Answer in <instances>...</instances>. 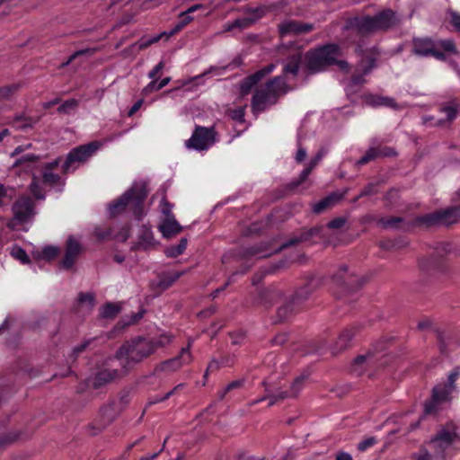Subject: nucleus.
<instances>
[{"label": "nucleus", "instance_id": "1", "mask_svg": "<svg viewBox=\"0 0 460 460\" xmlns=\"http://www.w3.org/2000/svg\"><path fill=\"white\" fill-rule=\"evenodd\" d=\"M172 336L164 333L157 339L137 337L122 345L117 351L116 359L127 371L132 365L141 362L153 354L158 348L172 342Z\"/></svg>", "mask_w": 460, "mask_h": 460}, {"label": "nucleus", "instance_id": "2", "mask_svg": "<svg viewBox=\"0 0 460 460\" xmlns=\"http://www.w3.org/2000/svg\"><path fill=\"white\" fill-rule=\"evenodd\" d=\"M147 184L145 181H135L121 197L109 205V214L114 217L128 208L137 219L143 215V202L147 197Z\"/></svg>", "mask_w": 460, "mask_h": 460}, {"label": "nucleus", "instance_id": "3", "mask_svg": "<svg viewBox=\"0 0 460 460\" xmlns=\"http://www.w3.org/2000/svg\"><path fill=\"white\" fill-rule=\"evenodd\" d=\"M397 22L395 13L391 10H385L375 16H362L349 19L345 27L352 33L367 36L377 31L387 30Z\"/></svg>", "mask_w": 460, "mask_h": 460}, {"label": "nucleus", "instance_id": "4", "mask_svg": "<svg viewBox=\"0 0 460 460\" xmlns=\"http://www.w3.org/2000/svg\"><path fill=\"white\" fill-rule=\"evenodd\" d=\"M340 56V48L335 44L321 47L306 53V67L310 73H318L337 63L342 70H347L349 65L346 61H337Z\"/></svg>", "mask_w": 460, "mask_h": 460}, {"label": "nucleus", "instance_id": "5", "mask_svg": "<svg viewBox=\"0 0 460 460\" xmlns=\"http://www.w3.org/2000/svg\"><path fill=\"white\" fill-rule=\"evenodd\" d=\"M286 87L287 84L283 77L276 76L264 85L257 88L252 101V111L259 113L273 105L278 97L286 93Z\"/></svg>", "mask_w": 460, "mask_h": 460}, {"label": "nucleus", "instance_id": "6", "mask_svg": "<svg viewBox=\"0 0 460 460\" xmlns=\"http://www.w3.org/2000/svg\"><path fill=\"white\" fill-rule=\"evenodd\" d=\"M356 50L361 57L358 62V71L360 73L353 75L349 84L346 86L348 94L357 92L358 88L366 82L364 76L369 74L376 66V61L378 56L377 49L375 47L364 49L362 45H358Z\"/></svg>", "mask_w": 460, "mask_h": 460}, {"label": "nucleus", "instance_id": "7", "mask_svg": "<svg viewBox=\"0 0 460 460\" xmlns=\"http://www.w3.org/2000/svg\"><path fill=\"white\" fill-rule=\"evenodd\" d=\"M458 440V436L454 427L442 429L430 441L429 445L436 451L435 456L429 455L426 450H421L416 460H438L442 458L445 451Z\"/></svg>", "mask_w": 460, "mask_h": 460}, {"label": "nucleus", "instance_id": "8", "mask_svg": "<svg viewBox=\"0 0 460 460\" xmlns=\"http://www.w3.org/2000/svg\"><path fill=\"white\" fill-rule=\"evenodd\" d=\"M102 143L93 141L72 149L63 164L66 173L74 172L80 164L85 163L101 147Z\"/></svg>", "mask_w": 460, "mask_h": 460}, {"label": "nucleus", "instance_id": "9", "mask_svg": "<svg viewBox=\"0 0 460 460\" xmlns=\"http://www.w3.org/2000/svg\"><path fill=\"white\" fill-rule=\"evenodd\" d=\"M306 378V376L301 375L297 376L290 386L289 392H282L275 390L271 385L268 384V382H263V385L265 386L266 394L260 399H257L252 402L253 404L261 402L265 400H269V405L272 406L277 402L283 400L288 397H295L298 394V393L304 387V383Z\"/></svg>", "mask_w": 460, "mask_h": 460}, {"label": "nucleus", "instance_id": "10", "mask_svg": "<svg viewBox=\"0 0 460 460\" xmlns=\"http://www.w3.org/2000/svg\"><path fill=\"white\" fill-rule=\"evenodd\" d=\"M459 376V370L455 369L448 376L447 384L438 385L433 388L431 401L425 404L424 413L432 414L438 410V406L440 402L447 400L448 395L454 390V383Z\"/></svg>", "mask_w": 460, "mask_h": 460}, {"label": "nucleus", "instance_id": "11", "mask_svg": "<svg viewBox=\"0 0 460 460\" xmlns=\"http://www.w3.org/2000/svg\"><path fill=\"white\" fill-rule=\"evenodd\" d=\"M216 142V133L213 128L197 126L190 139L186 141V147L197 151L208 150Z\"/></svg>", "mask_w": 460, "mask_h": 460}, {"label": "nucleus", "instance_id": "12", "mask_svg": "<svg viewBox=\"0 0 460 460\" xmlns=\"http://www.w3.org/2000/svg\"><path fill=\"white\" fill-rule=\"evenodd\" d=\"M13 217L11 219L7 226L14 229L17 225L23 224L29 221L34 215L33 203L29 197H22L19 199L12 208Z\"/></svg>", "mask_w": 460, "mask_h": 460}, {"label": "nucleus", "instance_id": "13", "mask_svg": "<svg viewBox=\"0 0 460 460\" xmlns=\"http://www.w3.org/2000/svg\"><path fill=\"white\" fill-rule=\"evenodd\" d=\"M412 53L419 57H433L438 60H444L446 56L437 49L436 40L429 38H415L412 40Z\"/></svg>", "mask_w": 460, "mask_h": 460}, {"label": "nucleus", "instance_id": "14", "mask_svg": "<svg viewBox=\"0 0 460 460\" xmlns=\"http://www.w3.org/2000/svg\"><path fill=\"white\" fill-rule=\"evenodd\" d=\"M457 210L456 208H447L420 217L417 221L419 224L427 226L444 225L448 226L456 221Z\"/></svg>", "mask_w": 460, "mask_h": 460}, {"label": "nucleus", "instance_id": "15", "mask_svg": "<svg viewBox=\"0 0 460 460\" xmlns=\"http://www.w3.org/2000/svg\"><path fill=\"white\" fill-rule=\"evenodd\" d=\"M346 220L343 217H337L328 223L326 228L324 227H315L311 228L305 233L302 234L299 239L291 240L288 245L296 243L298 242L308 241L311 238L318 237L319 239H323L326 234L327 229H339L342 227L345 224Z\"/></svg>", "mask_w": 460, "mask_h": 460}, {"label": "nucleus", "instance_id": "16", "mask_svg": "<svg viewBox=\"0 0 460 460\" xmlns=\"http://www.w3.org/2000/svg\"><path fill=\"white\" fill-rule=\"evenodd\" d=\"M275 64H270L265 67L256 71L253 75L244 78L240 84V92L242 95L248 94L251 90L267 75L274 71Z\"/></svg>", "mask_w": 460, "mask_h": 460}, {"label": "nucleus", "instance_id": "17", "mask_svg": "<svg viewBox=\"0 0 460 460\" xmlns=\"http://www.w3.org/2000/svg\"><path fill=\"white\" fill-rule=\"evenodd\" d=\"M313 28L312 23H303L293 20L284 21L279 25V33L282 37L306 33L311 31Z\"/></svg>", "mask_w": 460, "mask_h": 460}, {"label": "nucleus", "instance_id": "18", "mask_svg": "<svg viewBox=\"0 0 460 460\" xmlns=\"http://www.w3.org/2000/svg\"><path fill=\"white\" fill-rule=\"evenodd\" d=\"M81 252V244L77 239L70 236L66 244L65 257L61 261L62 267L68 270L72 268Z\"/></svg>", "mask_w": 460, "mask_h": 460}, {"label": "nucleus", "instance_id": "19", "mask_svg": "<svg viewBox=\"0 0 460 460\" xmlns=\"http://www.w3.org/2000/svg\"><path fill=\"white\" fill-rule=\"evenodd\" d=\"M59 160L47 164L42 169V182L51 188L61 190L64 186V181L58 173L53 172V170L58 165Z\"/></svg>", "mask_w": 460, "mask_h": 460}, {"label": "nucleus", "instance_id": "20", "mask_svg": "<svg viewBox=\"0 0 460 460\" xmlns=\"http://www.w3.org/2000/svg\"><path fill=\"white\" fill-rule=\"evenodd\" d=\"M191 359L192 356L190 351L189 344L187 348L181 349V353L178 357L164 361L160 367L162 370L174 371L180 368L181 366L190 363Z\"/></svg>", "mask_w": 460, "mask_h": 460}, {"label": "nucleus", "instance_id": "21", "mask_svg": "<svg viewBox=\"0 0 460 460\" xmlns=\"http://www.w3.org/2000/svg\"><path fill=\"white\" fill-rule=\"evenodd\" d=\"M119 373L116 368L103 367L94 376L92 383L98 388L119 378Z\"/></svg>", "mask_w": 460, "mask_h": 460}, {"label": "nucleus", "instance_id": "22", "mask_svg": "<svg viewBox=\"0 0 460 460\" xmlns=\"http://www.w3.org/2000/svg\"><path fill=\"white\" fill-rule=\"evenodd\" d=\"M333 280L338 285L344 286L348 288H353L359 286L358 277L354 274H349L348 268L346 266H342L339 269L333 276Z\"/></svg>", "mask_w": 460, "mask_h": 460}, {"label": "nucleus", "instance_id": "23", "mask_svg": "<svg viewBox=\"0 0 460 460\" xmlns=\"http://www.w3.org/2000/svg\"><path fill=\"white\" fill-rule=\"evenodd\" d=\"M158 229L164 237L171 238L172 236L179 234L182 227L176 221L173 216H170L163 220V222L158 226Z\"/></svg>", "mask_w": 460, "mask_h": 460}, {"label": "nucleus", "instance_id": "24", "mask_svg": "<svg viewBox=\"0 0 460 460\" xmlns=\"http://www.w3.org/2000/svg\"><path fill=\"white\" fill-rule=\"evenodd\" d=\"M355 335V328H346L344 329L339 335L334 347H333V352L338 353L344 349H346L352 341V338Z\"/></svg>", "mask_w": 460, "mask_h": 460}, {"label": "nucleus", "instance_id": "25", "mask_svg": "<svg viewBox=\"0 0 460 460\" xmlns=\"http://www.w3.org/2000/svg\"><path fill=\"white\" fill-rule=\"evenodd\" d=\"M365 102L367 104L372 106V107H389L392 109H398V105L395 103L394 100L386 97V96H380L376 94H367L365 96Z\"/></svg>", "mask_w": 460, "mask_h": 460}, {"label": "nucleus", "instance_id": "26", "mask_svg": "<svg viewBox=\"0 0 460 460\" xmlns=\"http://www.w3.org/2000/svg\"><path fill=\"white\" fill-rule=\"evenodd\" d=\"M155 245V239L153 232L149 227L145 226H141L138 233V240L137 242V248L147 250Z\"/></svg>", "mask_w": 460, "mask_h": 460}, {"label": "nucleus", "instance_id": "27", "mask_svg": "<svg viewBox=\"0 0 460 460\" xmlns=\"http://www.w3.org/2000/svg\"><path fill=\"white\" fill-rule=\"evenodd\" d=\"M376 360L371 354L360 355L353 362L351 371L358 376L364 373L365 368L375 366Z\"/></svg>", "mask_w": 460, "mask_h": 460}, {"label": "nucleus", "instance_id": "28", "mask_svg": "<svg viewBox=\"0 0 460 460\" xmlns=\"http://www.w3.org/2000/svg\"><path fill=\"white\" fill-rule=\"evenodd\" d=\"M301 58H302L301 50L295 49L294 52L289 55L288 61L283 67V73L285 75L290 74V75H296L298 71L299 65L301 63Z\"/></svg>", "mask_w": 460, "mask_h": 460}, {"label": "nucleus", "instance_id": "29", "mask_svg": "<svg viewBox=\"0 0 460 460\" xmlns=\"http://www.w3.org/2000/svg\"><path fill=\"white\" fill-rule=\"evenodd\" d=\"M325 154L326 151L322 149L314 155V158L310 160L306 167L300 173L299 181L296 183V186L299 185L307 179L313 169L319 164V162L323 159Z\"/></svg>", "mask_w": 460, "mask_h": 460}, {"label": "nucleus", "instance_id": "30", "mask_svg": "<svg viewBox=\"0 0 460 460\" xmlns=\"http://www.w3.org/2000/svg\"><path fill=\"white\" fill-rule=\"evenodd\" d=\"M440 111L447 116V121H452L456 119L457 113L460 111V102L453 100L446 105H443L440 108Z\"/></svg>", "mask_w": 460, "mask_h": 460}, {"label": "nucleus", "instance_id": "31", "mask_svg": "<svg viewBox=\"0 0 460 460\" xmlns=\"http://www.w3.org/2000/svg\"><path fill=\"white\" fill-rule=\"evenodd\" d=\"M59 253V248L54 245H48L44 247L40 252L34 253L37 259H42L45 261H51L55 259Z\"/></svg>", "mask_w": 460, "mask_h": 460}, {"label": "nucleus", "instance_id": "32", "mask_svg": "<svg viewBox=\"0 0 460 460\" xmlns=\"http://www.w3.org/2000/svg\"><path fill=\"white\" fill-rule=\"evenodd\" d=\"M188 244L187 238H181L178 244L165 249V254L169 258H175L183 253Z\"/></svg>", "mask_w": 460, "mask_h": 460}, {"label": "nucleus", "instance_id": "33", "mask_svg": "<svg viewBox=\"0 0 460 460\" xmlns=\"http://www.w3.org/2000/svg\"><path fill=\"white\" fill-rule=\"evenodd\" d=\"M436 336L439 343L440 350L446 352L447 346L454 341V338L450 333L441 330H436Z\"/></svg>", "mask_w": 460, "mask_h": 460}, {"label": "nucleus", "instance_id": "34", "mask_svg": "<svg viewBox=\"0 0 460 460\" xmlns=\"http://www.w3.org/2000/svg\"><path fill=\"white\" fill-rule=\"evenodd\" d=\"M379 155L386 156V155H389V154L383 152V150H380V149H377V148H375V147H371L357 162V164L362 165V164H367L368 162L372 161L373 159H375L376 157H377Z\"/></svg>", "mask_w": 460, "mask_h": 460}, {"label": "nucleus", "instance_id": "35", "mask_svg": "<svg viewBox=\"0 0 460 460\" xmlns=\"http://www.w3.org/2000/svg\"><path fill=\"white\" fill-rule=\"evenodd\" d=\"M336 200H338V198L335 195H330L315 203L314 205L313 210L314 213H321L327 208L332 206Z\"/></svg>", "mask_w": 460, "mask_h": 460}, {"label": "nucleus", "instance_id": "36", "mask_svg": "<svg viewBox=\"0 0 460 460\" xmlns=\"http://www.w3.org/2000/svg\"><path fill=\"white\" fill-rule=\"evenodd\" d=\"M119 312V306L113 303H107L101 309L102 318H113Z\"/></svg>", "mask_w": 460, "mask_h": 460}, {"label": "nucleus", "instance_id": "37", "mask_svg": "<svg viewBox=\"0 0 460 460\" xmlns=\"http://www.w3.org/2000/svg\"><path fill=\"white\" fill-rule=\"evenodd\" d=\"M94 305V296L92 294H80L78 298V306L90 311Z\"/></svg>", "mask_w": 460, "mask_h": 460}, {"label": "nucleus", "instance_id": "38", "mask_svg": "<svg viewBox=\"0 0 460 460\" xmlns=\"http://www.w3.org/2000/svg\"><path fill=\"white\" fill-rule=\"evenodd\" d=\"M191 13H187V10L181 13L180 19L181 21L178 22V24L175 26V28L170 32V35L174 34L175 32L181 31L183 27H185L189 22H190L193 20V17L190 16Z\"/></svg>", "mask_w": 460, "mask_h": 460}, {"label": "nucleus", "instance_id": "39", "mask_svg": "<svg viewBox=\"0 0 460 460\" xmlns=\"http://www.w3.org/2000/svg\"><path fill=\"white\" fill-rule=\"evenodd\" d=\"M232 363L233 359H231L230 358H222L221 360L212 359L208 366V369L205 375L207 376L208 371H215L218 369L220 367L230 366L232 365Z\"/></svg>", "mask_w": 460, "mask_h": 460}, {"label": "nucleus", "instance_id": "40", "mask_svg": "<svg viewBox=\"0 0 460 460\" xmlns=\"http://www.w3.org/2000/svg\"><path fill=\"white\" fill-rule=\"evenodd\" d=\"M436 43H437V49L438 51L443 52L442 50H444V51L452 52V53L456 52V46L452 40H436Z\"/></svg>", "mask_w": 460, "mask_h": 460}, {"label": "nucleus", "instance_id": "41", "mask_svg": "<svg viewBox=\"0 0 460 460\" xmlns=\"http://www.w3.org/2000/svg\"><path fill=\"white\" fill-rule=\"evenodd\" d=\"M9 123L14 125L17 128H25L31 126V119H26L23 115H16Z\"/></svg>", "mask_w": 460, "mask_h": 460}, {"label": "nucleus", "instance_id": "42", "mask_svg": "<svg viewBox=\"0 0 460 460\" xmlns=\"http://www.w3.org/2000/svg\"><path fill=\"white\" fill-rule=\"evenodd\" d=\"M313 288L311 287H304L301 289H299L294 296L292 303H299L301 301H304L307 299L309 295L312 293Z\"/></svg>", "mask_w": 460, "mask_h": 460}, {"label": "nucleus", "instance_id": "43", "mask_svg": "<svg viewBox=\"0 0 460 460\" xmlns=\"http://www.w3.org/2000/svg\"><path fill=\"white\" fill-rule=\"evenodd\" d=\"M78 105V101L75 99H69L64 102L58 109V111L60 113H70L71 111H74Z\"/></svg>", "mask_w": 460, "mask_h": 460}, {"label": "nucleus", "instance_id": "44", "mask_svg": "<svg viewBox=\"0 0 460 460\" xmlns=\"http://www.w3.org/2000/svg\"><path fill=\"white\" fill-rule=\"evenodd\" d=\"M30 190L36 199H43L45 198V194L40 189L39 179L36 176H33L32 181L30 184Z\"/></svg>", "mask_w": 460, "mask_h": 460}, {"label": "nucleus", "instance_id": "45", "mask_svg": "<svg viewBox=\"0 0 460 460\" xmlns=\"http://www.w3.org/2000/svg\"><path fill=\"white\" fill-rule=\"evenodd\" d=\"M11 254L13 258L20 261L22 263H27L29 261L26 252L21 247L15 246L12 249Z\"/></svg>", "mask_w": 460, "mask_h": 460}, {"label": "nucleus", "instance_id": "46", "mask_svg": "<svg viewBox=\"0 0 460 460\" xmlns=\"http://www.w3.org/2000/svg\"><path fill=\"white\" fill-rule=\"evenodd\" d=\"M132 4L140 9L147 10L156 5V0H130Z\"/></svg>", "mask_w": 460, "mask_h": 460}, {"label": "nucleus", "instance_id": "47", "mask_svg": "<svg viewBox=\"0 0 460 460\" xmlns=\"http://www.w3.org/2000/svg\"><path fill=\"white\" fill-rule=\"evenodd\" d=\"M297 152L296 154V156H295V159L297 163H301L303 162L305 157H306V150L305 148H304L302 146H301V135H300V132L298 133V136H297Z\"/></svg>", "mask_w": 460, "mask_h": 460}, {"label": "nucleus", "instance_id": "48", "mask_svg": "<svg viewBox=\"0 0 460 460\" xmlns=\"http://www.w3.org/2000/svg\"><path fill=\"white\" fill-rule=\"evenodd\" d=\"M402 221L401 217H387V218H382L380 220V223L383 225L385 228H396L397 224H399Z\"/></svg>", "mask_w": 460, "mask_h": 460}, {"label": "nucleus", "instance_id": "49", "mask_svg": "<svg viewBox=\"0 0 460 460\" xmlns=\"http://www.w3.org/2000/svg\"><path fill=\"white\" fill-rule=\"evenodd\" d=\"M164 34V33H161V34H159V35H156V36L151 37V38H149V39H141V40L138 41V48H139L140 49H143L147 48V47H148V46H150L151 44L157 42V41L162 38V36H163Z\"/></svg>", "mask_w": 460, "mask_h": 460}, {"label": "nucleus", "instance_id": "50", "mask_svg": "<svg viewBox=\"0 0 460 460\" xmlns=\"http://www.w3.org/2000/svg\"><path fill=\"white\" fill-rule=\"evenodd\" d=\"M229 116L235 121L243 122L244 119V107H238L229 111Z\"/></svg>", "mask_w": 460, "mask_h": 460}, {"label": "nucleus", "instance_id": "51", "mask_svg": "<svg viewBox=\"0 0 460 460\" xmlns=\"http://www.w3.org/2000/svg\"><path fill=\"white\" fill-rule=\"evenodd\" d=\"M38 159H39L38 155H35L33 154H26V155L21 156L20 158H18L14 162V165L18 166V165H22L25 163H35Z\"/></svg>", "mask_w": 460, "mask_h": 460}, {"label": "nucleus", "instance_id": "52", "mask_svg": "<svg viewBox=\"0 0 460 460\" xmlns=\"http://www.w3.org/2000/svg\"><path fill=\"white\" fill-rule=\"evenodd\" d=\"M242 385H243V381L242 380H234V381L229 383L226 386V388L219 393V397L221 399H223L228 392H230V391H232L234 389L241 387Z\"/></svg>", "mask_w": 460, "mask_h": 460}, {"label": "nucleus", "instance_id": "53", "mask_svg": "<svg viewBox=\"0 0 460 460\" xmlns=\"http://www.w3.org/2000/svg\"><path fill=\"white\" fill-rule=\"evenodd\" d=\"M254 22V20L251 17H243L241 19H236L234 21V25H236V28L245 29L251 26Z\"/></svg>", "mask_w": 460, "mask_h": 460}, {"label": "nucleus", "instance_id": "54", "mask_svg": "<svg viewBox=\"0 0 460 460\" xmlns=\"http://www.w3.org/2000/svg\"><path fill=\"white\" fill-rule=\"evenodd\" d=\"M376 443V439L374 437L367 438L358 444V449L359 451H366L369 447H373Z\"/></svg>", "mask_w": 460, "mask_h": 460}, {"label": "nucleus", "instance_id": "55", "mask_svg": "<svg viewBox=\"0 0 460 460\" xmlns=\"http://www.w3.org/2000/svg\"><path fill=\"white\" fill-rule=\"evenodd\" d=\"M18 88L17 85H8L4 87L0 88V100H4L8 98L14 91H16Z\"/></svg>", "mask_w": 460, "mask_h": 460}, {"label": "nucleus", "instance_id": "56", "mask_svg": "<svg viewBox=\"0 0 460 460\" xmlns=\"http://www.w3.org/2000/svg\"><path fill=\"white\" fill-rule=\"evenodd\" d=\"M93 340H87V341H84V342H82L81 344L75 346L74 349H73V351H72V356L73 357H76L77 355H79L81 352L84 351L86 349V348L90 345V343L92 342Z\"/></svg>", "mask_w": 460, "mask_h": 460}, {"label": "nucleus", "instance_id": "57", "mask_svg": "<svg viewBox=\"0 0 460 460\" xmlns=\"http://www.w3.org/2000/svg\"><path fill=\"white\" fill-rule=\"evenodd\" d=\"M423 270L429 271L431 268H438L439 264L435 259L426 260L420 262Z\"/></svg>", "mask_w": 460, "mask_h": 460}, {"label": "nucleus", "instance_id": "58", "mask_svg": "<svg viewBox=\"0 0 460 460\" xmlns=\"http://www.w3.org/2000/svg\"><path fill=\"white\" fill-rule=\"evenodd\" d=\"M172 205L167 202L165 199H163L161 201V211L165 216V217H168L170 216H173L172 214Z\"/></svg>", "mask_w": 460, "mask_h": 460}, {"label": "nucleus", "instance_id": "59", "mask_svg": "<svg viewBox=\"0 0 460 460\" xmlns=\"http://www.w3.org/2000/svg\"><path fill=\"white\" fill-rule=\"evenodd\" d=\"M161 88H158V83L155 79H152V81L143 89L145 94H148L154 91H159Z\"/></svg>", "mask_w": 460, "mask_h": 460}, {"label": "nucleus", "instance_id": "60", "mask_svg": "<svg viewBox=\"0 0 460 460\" xmlns=\"http://www.w3.org/2000/svg\"><path fill=\"white\" fill-rule=\"evenodd\" d=\"M164 66V61H160L149 73L148 77L150 79H155L157 75L162 71Z\"/></svg>", "mask_w": 460, "mask_h": 460}, {"label": "nucleus", "instance_id": "61", "mask_svg": "<svg viewBox=\"0 0 460 460\" xmlns=\"http://www.w3.org/2000/svg\"><path fill=\"white\" fill-rule=\"evenodd\" d=\"M291 312V307L289 305L281 306L278 310V314L280 320H284L288 317V314Z\"/></svg>", "mask_w": 460, "mask_h": 460}, {"label": "nucleus", "instance_id": "62", "mask_svg": "<svg viewBox=\"0 0 460 460\" xmlns=\"http://www.w3.org/2000/svg\"><path fill=\"white\" fill-rule=\"evenodd\" d=\"M375 189H376V185L375 184H368L367 187H365L360 194L358 196V198H361V197H365V196H368V195H371L373 193H375Z\"/></svg>", "mask_w": 460, "mask_h": 460}, {"label": "nucleus", "instance_id": "63", "mask_svg": "<svg viewBox=\"0 0 460 460\" xmlns=\"http://www.w3.org/2000/svg\"><path fill=\"white\" fill-rule=\"evenodd\" d=\"M31 147V144L22 145L14 148L12 152L11 156L15 157L16 155L22 154V152L30 149Z\"/></svg>", "mask_w": 460, "mask_h": 460}, {"label": "nucleus", "instance_id": "64", "mask_svg": "<svg viewBox=\"0 0 460 460\" xmlns=\"http://www.w3.org/2000/svg\"><path fill=\"white\" fill-rule=\"evenodd\" d=\"M452 24L460 31V14L452 13Z\"/></svg>", "mask_w": 460, "mask_h": 460}]
</instances>
